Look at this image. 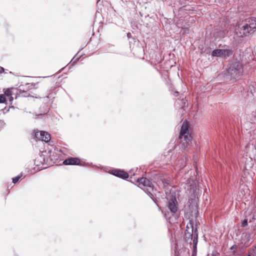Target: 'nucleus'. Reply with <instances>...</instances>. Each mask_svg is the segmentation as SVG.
Returning a JSON list of instances; mask_svg holds the SVG:
<instances>
[{
  "instance_id": "f257e3e1",
  "label": "nucleus",
  "mask_w": 256,
  "mask_h": 256,
  "mask_svg": "<svg viewBox=\"0 0 256 256\" xmlns=\"http://www.w3.org/2000/svg\"><path fill=\"white\" fill-rule=\"evenodd\" d=\"M256 30V18H246L236 29V34L239 37L246 36L247 34H252Z\"/></svg>"
},
{
  "instance_id": "f03ea898",
  "label": "nucleus",
  "mask_w": 256,
  "mask_h": 256,
  "mask_svg": "<svg viewBox=\"0 0 256 256\" xmlns=\"http://www.w3.org/2000/svg\"><path fill=\"white\" fill-rule=\"evenodd\" d=\"M228 72L235 78H238L243 73V68L240 62H234L230 66Z\"/></svg>"
},
{
  "instance_id": "7ed1b4c3",
  "label": "nucleus",
  "mask_w": 256,
  "mask_h": 256,
  "mask_svg": "<svg viewBox=\"0 0 256 256\" xmlns=\"http://www.w3.org/2000/svg\"><path fill=\"white\" fill-rule=\"evenodd\" d=\"M189 125L186 122H184L182 126L179 138L182 142L185 141L189 144L192 139L191 136L188 133Z\"/></svg>"
},
{
  "instance_id": "20e7f679",
  "label": "nucleus",
  "mask_w": 256,
  "mask_h": 256,
  "mask_svg": "<svg viewBox=\"0 0 256 256\" xmlns=\"http://www.w3.org/2000/svg\"><path fill=\"white\" fill-rule=\"evenodd\" d=\"M197 228H196L194 230L193 224L192 222H190L189 224L186 226V235L187 238H192L194 237L193 242L196 244H197V240L198 234L197 232Z\"/></svg>"
},
{
  "instance_id": "39448f33",
  "label": "nucleus",
  "mask_w": 256,
  "mask_h": 256,
  "mask_svg": "<svg viewBox=\"0 0 256 256\" xmlns=\"http://www.w3.org/2000/svg\"><path fill=\"white\" fill-rule=\"evenodd\" d=\"M137 182L140 188H142V186L146 187L148 192L150 193V192L153 190L152 184L146 178L142 177V178H138Z\"/></svg>"
},
{
  "instance_id": "423d86ee",
  "label": "nucleus",
  "mask_w": 256,
  "mask_h": 256,
  "mask_svg": "<svg viewBox=\"0 0 256 256\" xmlns=\"http://www.w3.org/2000/svg\"><path fill=\"white\" fill-rule=\"evenodd\" d=\"M232 53V49H216L212 51V56L225 58L230 56Z\"/></svg>"
},
{
  "instance_id": "0eeeda50",
  "label": "nucleus",
  "mask_w": 256,
  "mask_h": 256,
  "mask_svg": "<svg viewBox=\"0 0 256 256\" xmlns=\"http://www.w3.org/2000/svg\"><path fill=\"white\" fill-rule=\"evenodd\" d=\"M34 138L41 142H48L50 140V136L48 132L44 131L36 132L34 134Z\"/></svg>"
},
{
  "instance_id": "6e6552de",
  "label": "nucleus",
  "mask_w": 256,
  "mask_h": 256,
  "mask_svg": "<svg viewBox=\"0 0 256 256\" xmlns=\"http://www.w3.org/2000/svg\"><path fill=\"white\" fill-rule=\"evenodd\" d=\"M178 202L175 197H172L167 202L166 206L170 212L175 214L178 210Z\"/></svg>"
},
{
  "instance_id": "1a4fd4ad",
  "label": "nucleus",
  "mask_w": 256,
  "mask_h": 256,
  "mask_svg": "<svg viewBox=\"0 0 256 256\" xmlns=\"http://www.w3.org/2000/svg\"><path fill=\"white\" fill-rule=\"evenodd\" d=\"M110 173L123 179H126L128 178V174L124 170H120L114 169L112 170Z\"/></svg>"
},
{
  "instance_id": "9d476101",
  "label": "nucleus",
  "mask_w": 256,
  "mask_h": 256,
  "mask_svg": "<svg viewBox=\"0 0 256 256\" xmlns=\"http://www.w3.org/2000/svg\"><path fill=\"white\" fill-rule=\"evenodd\" d=\"M63 164L64 165H80V160L76 158H70L65 160Z\"/></svg>"
},
{
  "instance_id": "9b49d317",
  "label": "nucleus",
  "mask_w": 256,
  "mask_h": 256,
  "mask_svg": "<svg viewBox=\"0 0 256 256\" xmlns=\"http://www.w3.org/2000/svg\"><path fill=\"white\" fill-rule=\"evenodd\" d=\"M5 94L7 96L10 102H12L13 100V98L11 96V92L10 90H7L5 92Z\"/></svg>"
},
{
  "instance_id": "f8f14e48",
  "label": "nucleus",
  "mask_w": 256,
  "mask_h": 256,
  "mask_svg": "<svg viewBox=\"0 0 256 256\" xmlns=\"http://www.w3.org/2000/svg\"><path fill=\"white\" fill-rule=\"evenodd\" d=\"M22 175L21 174L20 176H16L15 178H12V182L14 184H16V182H17L22 177Z\"/></svg>"
},
{
  "instance_id": "ddd939ff",
  "label": "nucleus",
  "mask_w": 256,
  "mask_h": 256,
  "mask_svg": "<svg viewBox=\"0 0 256 256\" xmlns=\"http://www.w3.org/2000/svg\"><path fill=\"white\" fill-rule=\"evenodd\" d=\"M6 100V98L3 94H0V103H4Z\"/></svg>"
},
{
  "instance_id": "4468645a",
  "label": "nucleus",
  "mask_w": 256,
  "mask_h": 256,
  "mask_svg": "<svg viewBox=\"0 0 256 256\" xmlns=\"http://www.w3.org/2000/svg\"><path fill=\"white\" fill-rule=\"evenodd\" d=\"M38 158L40 160L42 164H44L46 162L44 158L42 157V155H40Z\"/></svg>"
},
{
  "instance_id": "2eb2a0df",
  "label": "nucleus",
  "mask_w": 256,
  "mask_h": 256,
  "mask_svg": "<svg viewBox=\"0 0 256 256\" xmlns=\"http://www.w3.org/2000/svg\"><path fill=\"white\" fill-rule=\"evenodd\" d=\"M248 225V220L247 219H244L242 223V227H245Z\"/></svg>"
},
{
  "instance_id": "dca6fc26",
  "label": "nucleus",
  "mask_w": 256,
  "mask_h": 256,
  "mask_svg": "<svg viewBox=\"0 0 256 256\" xmlns=\"http://www.w3.org/2000/svg\"><path fill=\"white\" fill-rule=\"evenodd\" d=\"M180 161H181L182 162H183V164H182V165L180 166V168H184V166H185V164H184V160H181Z\"/></svg>"
},
{
  "instance_id": "f3484780",
  "label": "nucleus",
  "mask_w": 256,
  "mask_h": 256,
  "mask_svg": "<svg viewBox=\"0 0 256 256\" xmlns=\"http://www.w3.org/2000/svg\"><path fill=\"white\" fill-rule=\"evenodd\" d=\"M162 183L164 184V186H166V184H168V182L165 180H162Z\"/></svg>"
},
{
  "instance_id": "a211bd4d",
  "label": "nucleus",
  "mask_w": 256,
  "mask_h": 256,
  "mask_svg": "<svg viewBox=\"0 0 256 256\" xmlns=\"http://www.w3.org/2000/svg\"><path fill=\"white\" fill-rule=\"evenodd\" d=\"M183 100H178L176 101V103H175V105L176 106L177 104H178L179 102H183Z\"/></svg>"
},
{
  "instance_id": "6ab92c4d",
  "label": "nucleus",
  "mask_w": 256,
  "mask_h": 256,
  "mask_svg": "<svg viewBox=\"0 0 256 256\" xmlns=\"http://www.w3.org/2000/svg\"><path fill=\"white\" fill-rule=\"evenodd\" d=\"M250 254H252L253 256H256V254H255L254 249H252V252H250Z\"/></svg>"
},
{
  "instance_id": "aec40b11",
  "label": "nucleus",
  "mask_w": 256,
  "mask_h": 256,
  "mask_svg": "<svg viewBox=\"0 0 256 256\" xmlns=\"http://www.w3.org/2000/svg\"><path fill=\"white\" fill-rule=\"evenodd\" d=\"M2 110H3V112L4 113H5V112H8V110H6V108H4Z\"/></svg>"
},
{
  "instance_id": "412c9836",
  "label": "nucleus",
  "mask_w": 256,
  "mask_h": 256,
  "mask_svg": "<svg viewBox=\"0 0 256 256\" xmlns=\"http://www.w3.org/2000/svg\"><path fill=\"white\" fill-rule=\"evenodd\" d=\"M127 36H128V38H130L132 36L130 32L128 33Z\"/></svg>"
},
{
  "instance_id": "4be33fe9",
  "label": "nucleus",
  "mask_w": 256,
  "mask_h": 256,
  "mask_svg": "<svg viewBox=\"0 0 256 256\" xmlns=\"http://www.w3.org/2000/svg\"><path fill=\"white\" fill-rule=\"evenodd\" d=\"M174 93H175V94H178V92L176 91V92H174Z\"/></svg>"
},
{
  "instance_id": "5701e85b",
  "label": "nucleus",
  "mask_w": 256,
  "mask_h": 256,
  "mask_svg": "<svg viewBox=\"0 0 256 256\" xmlns=\"http://www.w3.org/2000/svg\"><path fill=\"white\" fill-rule=\"evenodd\" d=\"M254 202H255V203L256 204V198L254 199Z\"/></svg>"
},
{
  "instance_id": "b1692460",
  "label": "nucleus",
  "mask_w": 256,
  "mask_h": 256,
  "mask_svg": "<svg viewBox=\"0 0 256 256\" xmlns=\"http://www.w3.org/2000/svg\"><path fill=\"white\" fill-rule=\"evenodd\" d=\"M226 2H228V0H226Z\"/></svg>"
},
{
  "instance_id": "393cba45",
  "label": "nucleus",
  "mask_w": 256,
  "mask_h": 256,
  "mask_svg": "<svg viewBox=\"0 0 256 256\" xmlns=\"http://www.w3.org/2000/svg\"><path fill=\"white\" fill-rule=\"evenodd\" d=\"M37 161V160H36V162H35V163H36V162Z\"/></svg>"
},
{
  "instance_id": "a878e982",
  "label": "nucleus",
  "mask_w": 256,
  "mask_h": 256,
  "mask_svg": "<svg viewBox=\"0 0 256 256\" xmlns=\"http://www.w3.org/2000/svg\"><path fill=\"white\" fill-rule=\"evenodd\" d=\"M0 74H2V70L0 71Z\"/></svg>"
},
{
  "instance_id": "bb28decb",
  "label": "nucleus",
  "mask_w": 256,
  "mask_h": 256,
  "mask_svg": "<svg viewBox=\"0 0 256 256\" xmlns=\"http://www.w3.org/2000/svg\"><path fill=\"white\" fill-rule=\"evenodd\" d=\"M248 256H250V254H249Z\"/></svg>"
}]
</instances>
